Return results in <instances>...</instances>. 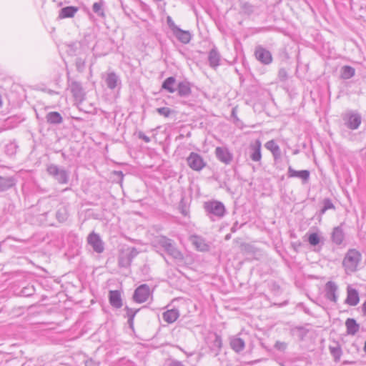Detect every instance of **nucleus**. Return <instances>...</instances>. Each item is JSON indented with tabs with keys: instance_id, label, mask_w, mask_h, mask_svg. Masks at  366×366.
Returning a JSON list of instances; mask_svg holds the SVG:
<instances>
[{
	"instance_id": "obj_1",
	"label": "nucleus",
	"mask_w": 366,
	"mask_h": 366,
	"mask_svg": "<svg viewBox=\"0 0 366 366\" xmlns=\"http://www.w3.org/2000/svg\"><path fill=\"white\" fill-rule=\"evenodd\" d=\"M362 259V254L356 249H350L342 260V267L346 274H350L357 270Z\"/></svg>"
},
{
	"instance_id": "obj_2",
	"label": "nucleus",
	"mask_w": 366,
	"mask_h": 366,
	"mask_svg": "<svg viewBox=\"0 0 366 366\" xmlns=\"http://www.w3.org/2000/svg\"><path fill=\"white\" fill-rule=\"evenodd\" d=\"M156 244L162 247L164 251L174 259L179 261L184 259L182 253L176 248L172 239L164 236H161L157 238Z\"/></svg>"
},
{
	"instance_id": "obj_3",
	"label": "nucleus",
	"mask_w": 366,
	"mask_h": 366,
	"mask_svg": "<svg viewBox=\"0 0 366 366\" xmlns=\"http://www.w3.org/2000/svg\"><path fill=\"white\" fill-rule=\"evenodd\" d=\"M46 171L48 174L54 178L59 184H66L69 182V172L64 168L51 164L47 166Z\"/></svg>"
},
{
	"instance_id": "obj_4",
	"label": "nucleus",
	"mask_w": 366,
	"mask_h": 366,
	"mask_svg": "<svg viewBox=\"0 0 366 366\" xmlns=\"http://www.w3.org/2000/svg\"><path fill=\"white\" fill-rule=\"evenodd\" d=\"M345 125L351 130L357 129L362 122L361 115L356 111L350 110L342 117Z\"/></svg>"
},
{
	"instance_id": "obj_5",
	"label": "nucleus",
	"mask_w": 366,
	"mask_h": 366,
	"mask_svg": "<svg viewBox=\"0 0 366 366\" xmlns=\"http://www.w3.org/2000/svg\"><path fill=\"white\" fill-rule=\"evenodd\" d=\"M68 89L71 93L75 102L81 103L84 100L86 93L81 82L69 78Z\"/></svg>"
},
{
	"instance_id": "obj_6",
	"label": "nucleus",
	"mask_w": 366,
	"mask_h": 366,
	"mask_svg": "<svg viewBox=\"0 0 366 366\" xmlns=\"http://www.w3.org/2000/svg\"><path fill=\"white\" fill-rule=\"evenodd\" d=\"M204 208L207 213L218 218H222L226 212L224 204L217 200L204 202Z\"/></svg>"
},
{
	"instance_id": "obj_7",
	"label": "nucleus",
	"mask_w": 366,
	"mask_h": 366,
	"mask_svg": "<svg viewBox=\"0 0 366 366\" xmlns=\"http://www.w3.org/2000/svg\"><path fill=\"white\" fill-rule=\"evenodd\" d=\"M102 78L104 80L105 84L110 90L119 89L122 86L121 79L114 71L102 74Z\"/></svg>"
},
{
	"instance_id": "obj_8",
	"label": "nucleus",
	"mask_w": 366,
	"mask_h": 366,
	"mask_svg": "<svg viewBox=\"0 0 366 366\" xmlns=\"http://www.w3.org/2000/svg\"><path fill=\"white\" fill-rule=\"evenodd\" d=\"M188 166L194 171H201L205 166L206 162L203 158L196 152H191L187 158Z\"/></svg>"
},
{
	"instance_id": "obj_9",
	"label": "nucleus",
	"mask_w": 366,
	"mask_h": 366,
	"mask_svg": "<svg viewBox=\"0 0 366 366\" xmlns=\"http://www.w3.org/2000/svg\"><path fill=\"white\" fill-rule=\"evenodd\" d=\"M137 254L138 251L134 247L122 252L119 257V266L121 267H129L132 263V259Z\"/></svg>"
},
{
	"instance_id": "obj_10",
	"label": "nucleus",
	"mask_w": 366,
	"mask_h": 366,
	"mask_svg": "<svg viewBox=\"0 0 366 366\" xmlns=\"http://www.w3.org/2000/svg\"><path fill=\"white\" fill-rule=\"evenodd\" d=\"M151 292L149 287L143 284L139 286L134 291L133 299L136 302L143 303L149 299Z\"/></svg>"
},
{
	"instance_id": "obj_11",
	"label": "nucleus",
	"mask_w": 366,
	"mask_h": 366,
	"mask_svg": "<svg viewBox=\"0 0 366 366\" xmlns=\"http://www.w3.org/2000/svg\"><path fill=\"white\" fill-rule=\"evenodd\" d=\"M87 242L95 252L99 254L103 252L104 249V243L100 236L96 232H92L89 234Z\"/></svg>"
},
{
	"instance_id": "obj_12",
	"label": "nucleus",
	"mask_w": 366,
	"mask_h": 366,
	"mask_svg": "<svg viewBox=\"0 0 366 366\" xmlns=\"http://www.w3.org/2000/svg\"><path fill=\"white\" fill-rule=\"evenodd\" d=\"M262 143L259 139L255 140L249 146V158L255 162H259L262 159Z\"/></svg>"
},
{
	"instance_id": "obj_13",
	"label": "nucleus",
	"mask_w": 366,
	"mask_h": 366,
	"mask_svg": "<svg viewBox=\"0 0 366 366\" xmlns=\"http://www.w3.org/2000/svg\"><path fill=\"white\" fill-rule=\"evenodd\" d=\"M215 156L219 161L225 164H229L233 159L232 154L225 147H217L215 149Z\"/></svg>"
},
{
	"instance_id": "obj_14",
	"label": "nucleus",
	"mask_w": 366,
	"mask_h": 366,
	"mask_svg": "<svg viewBox=\"0 0 366 366\" xmlns=\"http://www.w3.org/2000/svg\"><path fill=\"white\" fill-rule=\"evenodd\" d=\"M254 55L256 59L264 64H269L272 61V56L270 51L261 46L256 47Z\"/></svg>"
},
{
	"instance_id": "obj_15",
	"label": "nucleus",
	"mask_w": 366,
	"mask_h": 366,
	"mask_svg": "<svg viewBox=\"0 0 366 366\" xmlns=\"http://www.w3.org/2000/svg\"><path fill=\"white\" fill-rule=\"evenodd\" d=\"M337 286L332 281L328 282L325 286V297L327 300L336 302L337 300Z\"/></svg>"
},
{
	"instance_id": "obj_16",
	"label": "nucleus",
	"mask_w": 366,
	"mask_h": 366,
	"mask_svg": "<svg viewBox=\"0 0 366 366\" xmlns=\"http://www.w3.org/2000/svg\"><path fill=\"white\" fill-rule=\"evenodd\" d=\"M229 345L231 348L237 353L241 352L245 347L244 340L237 336L229 337Z\"/></svg>"
},
{
	"instance_id": "obj_17",
	"label": "nucleus",
	"mask_w": 366,
	"mask_h": 366,
	"mask_svg": "<svg viewBox=\"0 0 366 366\" xmlns=\"http://www.w3.org/2000/svg\"><path fill=\"white\" fill-rule=\"evenodd\" d=\"M310 171L308 170H300L297 171L290 167L288 168V176L289 177H297L302 180L303 183L307 182L310 179Z\"/></svg>"
},
{
	"instance_id": "obj_18",
	"label": "nucleus",
	"mask_w": 366,
	"mask_h": 366,
	"mask_svg": "<svg viewBox=\"0 0 366 366\" xmlns=\"http://www.w3.org/2000/svg\"><path fill=\"white\" fill-rule=\"evenodd\" d=\"M179 311L177 309L167 310L162 314V319L168 324L174 322L179 317Z\"/></svg>"
},
{
	"instance_id": "obj_19",
	"label": "nucleus",
	"mask_w": 366,
	"mask_h": 366,
	"mask_svg": "<svg viewBox=\"0 0 366 366\" xmlns=\"http://www.w3.org/2000/svg\"><path fill=\"white\" fill-rule=\"evenodd\" d=\"M173 34L182 44H188L192 39L191 34L189 31L182 30L179 27L173 31Z\"/></svg>"
},
{
	"instance_id": "obj_20",
	"label": "nucleus",
	"mask_w": 366,
	"mask_h": 366,
	"mask_svg": "<svg viewBox=\"0 0 366 366\" xmlns=\"http://www.w3.org/2000/svg\"><path fill=\"white\" fill-rule=\"evenodd\" d=\"M192 244L196 249L201 252H206L209 249V245L206 240L199 236H193L192 237Z\"/></svg>"
},
{
	"instance_id": "obj_21",
	"label": "nucleus",
	"mask_w": 366,
	"mask_h": 366,
	"mask_svg": "<svg viewBox=\"0 0 366 366\" xmlns=\"http://www.w3.org/2000/svg\"><path fill=\"white\" fill-rule=\"evenodd\" d=\"M16 179L14 177L0 175V192L9 189L14 186Z\"/></svg>"
},
{
	"instance_id": "obj_22",
	"label": "nucleus",
	"mask_w": 366,
	"mask_h": 366,
	"mask_svg": "<svg viewBox=\"0 0 366 366\" xmlns=\"http://www.w3.org/2000/svg\"><path fill=\"white\" fill-rule=\"evenodd\" d=\"M360 301L359 295L355 289L348 287L346 303L351 306H355Z\"/></svg>"
},
{
	"instance_id": "obj_23",
	"label": "nucleus",
	"mask_w": 366,
	"mask_h": 366,
	"mask_svg": "<svg viewBox=\"0 0 366 366\" xmlns=\"http://www.w3.org/2000/svg\"><path fill=\"white\" fill-rule=\"evenodd\" d=\"M109 302L115 308H120L122 306L121 294L118 290H112L109 292Z\"/></svg>"
},
{
	"instance_id": "obj_24",
	"label": "nucleus",
	"mask_w": 366,
	"mask_h": 366,
	"mask_svg": "<svg viewBox=\"0 0 366 366\" xmlns=\"http://www.w3.org/2000/svg\"><path fill=\"white\" fill-rule=\"evenodd\" d=\"M264 147L270 151L274 159H277L281 157V150L278 144H276L274 140L272 139L265 143Z\"/></svg>"
},
{
	"instance_id": "obj_25",
	"label": "nucleus",
	"mask_w": 366,
	"mask_h": 366,
	"mask_svg": "<svg viewBox=\"0 0 366 366\" xmlns=\"http://www.w3.org/2000/svg\"><path fill=\"white\" fill-rule=\"evenodd\" d=\"M178 95L182 97H187L191 94V86L188 81H181L177 84Z\"/></svg>"
},
{
	"instance_id": "obj_26",
	"label": "nucleus",
	"mask_w": 366,
	"mask_h": 366,
	"mask_svg": "<svg viewBox=\"0 0 366 366\" xmlns=\"http://www.w3.org/2000/svg\"><path fill=\"white\" fill-rule=\"evenodd\" d=\"M78 11V8L76 6H66L59 11V17L60 19L71 18Z\"/></svg>"
},
{
	"instance_id": "obj_27",
	"label": "nucleus",
	"mask_w": 366,
	"mask_h": 366,
	"mask_svg": "<svg viewBox=\"0 0 366 366\" xmlns=\"http://www.w3.org/2000/svg\"><path fill=\"white\" fill-rule=\"evenodd\" d=\"M209 65L215 68L219 65L220 55L216 48H213L209 53L208 56Z\"/></svg>"
},
{
	"instance_id": "obj_28",
	"label": "nucleus",
	"mask_w": 366,
	"mask_h": 366,
	"mask_svg": "<svg viewBox=\"0 0 366 366\" xmlns=\"http://www.w3.org/2000/svg\"><path fill=\"white\" fill-rule=\"evenodd\" d=\"M162 89L167 91L169 93H174L176 89V79L173 76L167 78L162 83Z\"/></svg>"
},
{
	"instance_id": "obj_29",
	"label": "nucleus",
	"mask_w": 366,
	"mask_h": 366,
	"mask_svg": "<svg viewBox=\"0 0 366 366\" xmlns=\"http://www.w3.org/2000/svg\"><path fill=\"white\" fill-rule=\"evenodd\" d=\"M347 327V332L349 335H355L360 329V325L357 323L356 320L352 318H348L345 322Z\"/></svg>"
},
{
	"instance_id": "obj_30",
	"label": "nucleus",
	"mask_w": 366,
	"mask_h": 366,
	"mask_svg": "<svg viewBox=\"0 0 366 366\" xmlns=\"http://www.w3.org/2000/svg\"><path fill=\"white\" fill-rule=\"evenodd\" d=\"M332 240L337 245L342 243L344 240V232L340 227H336L334 228L332 233Z\"/></svg>"
},
{
	"instance_id": "obj_31",
	"label": "nucleus",
	"mask_w": 366,
	"mask_h": 366,
	"mask_svg": "<svg viewBox=\"0 0 366 366\" xmlns=\"http://www.w3.org/2000/svg\"><path fill=\"white\" fill-rule=\"evenodd\" d=\"M46 122L51 124H59L63 122L61 115L57 112H50L46 116Z\"/></svg>"
},
{
	"instance_id": "obj_32",
	"label": "nucleus",
	"mask_w": 366,
	"mask_h": 366,
	"mask_svg": "<svg viewBox=\"0 0 366 366\" xmlns=\"http://www.w3.org/2000/svg\"><path fill=\"white\" fill-rule=\"evenodd\" d=\"M69 217L68 209L66 207L61 206L56 212V218L59 222H64Z\"/></svg>"
},
{
	"instance_id": "obj_33",
	"label": "nucleus",
	"mask_w": 366,
	"mask_h": 366,
	"mask_svg": "<svg viewBox=\"0 0 366 366\" xmlns=\"http://www.w3.org/2000/svg\"><path fill=\"white\" fill-rule=\"evenodd\" d=\"M222 341L221 337L219 335H215L214 339L210 345V349L214 352L215 355H217L222 348Z\"/></svg>"
},
{
	"instance_id": "obj_34",
	"label": "nucleus",
	"mask_w": 366,
	"mask_h": 366,
	"mask_svg": "<svg viewBox=\"0 0 366 366\" xmlns=\"http://www.w3.org/2000/svg\"><path fill=\"white\" fill-rule=\"evenodd\" d=\"M355 74V70L350 66H344L341 69V77L343 79H349Z\"/></svg>"
},
{
	"instance_id": "obj_35",
	"label": "nucleus",
	"mask_w": 366,
	"mask_h": 366,
	"mask_svg": "<svg viewBox=\"0 0 366 366\" xmlns=\"http://www.w3.org/2000/svg\"><path fill=\"white\" fill-rule=\"evenodd\" d=\"M80 49L79 43L74 42L68 45L67 52L71 56L77 55L79 52L78 50Z\"/></svg>"
},
{
	"instance_id": "obj_36",
	"label": "nucleus",
	"mask_w": 366,
	"mask_h": 366,
	"mask_svg": "<svg viewBox=\"0 0 366 366\" xmlns=\"http://www.w3.org/2000/svg\"><path fill=\"white\" fill-rule=\"evenodd\" d=\"M17 147L16 142H11L6 145L5 152L8 155L12 156L16 152Z\"/></svg>"
},
{
	"instance_id": "obj_37",
	"label": "nucleus",
	"mask_w": 366,
	"mask_h": 366,
	"mask_svg": "<svg viewBox=\"0 0 366 366\" xmlns=\"http://www.w3.org/2000/svg\"><path fill=\"white\" fill-rule=\"evenodd\" d=\"M102 6L101 2H95L92 6V10L99 16L103 17L104 16V12Z\"/></svg>"
},
{
	"instance_id": "obj_38",
	"label": "nucleus",
	"mask_w": 366,
	"mask_h": 366,
	"mask_svg": "<svg viewBox=\"0 0 366 366\" xmlns=\"http://www.w3.org/2000/svg\"><path fill=\"white\" fill-rule=\"evenodd\" d=\"M308 242L312 246L317 245L320 242V236L317 233H312L309 234Z\"/></svg>"
},
{
	"instance_id": "obj_39",
	"label": "nucleus",
	"mask_w": 366,
	"mask_h": 366,
	"mask_svg": "<svg viewBox=\"0 0 366 366\" xmlns=\"http://www.w3.org/2000/svg\"><path fill=\"white\" fill-rule=\"evenodd\" d=\"M335 206L330 199H325L323 201V207L321 209V214H324L327 210L334 209Z\"/></svg>"
},
{
	"instance_id": "obj_40",
	"label": "nucleus",
	"mask_w": 366,
	"mask_h": 366,
	"mask_svg": "<svg viewBox=\"0 0 366 366\" xmlns=\"http://www.w3.org/2000/svg\"><path fill=\"white\" fill-rule=\"evenodd\" d=\"M137 312L138 310H134L132 309L127 307V315L128 317V322L130 325V326H132L134 316Z\"/></svg>"
},
{
	"instance_id": "obj_41",
	"label": "nucleus",
	"mask_w": 366,
	"mask_h": 366,
	"mask_svg": "<svg viewBox=\"0 0 366 366\" xmlns=\"http://www.w3.org/2000/svg\"><path fill=\"white\" fill-rule=\"evenodd\" d=\"M157 112H158L159 114L164 116L165 117H168L172 113V110L169 107L157 108Z\"/></svg>"
},
{
	"instance_id": "obj_42",
	"label": "nucleus",
	"mask_w": 366,
	"mask_h": 366,
	"mask_svg": "<svg viewBox=\"0 0 366 366\" xmlns=\"http://www.w3.org/2000/svg\"><path fill=\"white\" fill-rule=\"evenodd\" d=\"M274 347L276 350L284 352L287 347V344L285 342L277 341Z\"/></svg>"
},
{
	"instance_id": "obj_43",
	"label": "nucleus",
	"mask_w": 366,
	"mask_h": 366,
	"mask_svg": "<svg viewBox=\"0 0 366 366\" xmlns=\"http://www.w3.org/2000/svg\"><path fill=\"white\" fill-rule=\"evenodd\" d=\"M76 66L79 71H81L85 66V61L81 58H78L76 61Z\"/></svg>"
},
{
	"instance_id": "obj_44",
	"label": "nucleus",
	"mask_w": 366,
	"mask_h": 366,
	"mask_svg": "<svg viewBox=\"0 0 366 366\" xmlns=\"http://www.w3.org/2000/svg\"><path fill=\"white\" fill-rule=\"evenodd\" d=\"M167 24H168L169 27L171 29V30L172 31V32L174 30H176V29L178 28V26L174 24V22L173 21V20L172 19V18L170 16L167 17Z\"/></svg>"
},
{
	"instance_id": "obj_45",
	"label": "nucleus",
	"mask_w": 366,
	"mask_h": 366,
	"mask_svg": "<svg viewBox=\"0 0 366 366\" xmlns=\"http://www.w3.org/2000/svg\"><path fill=\"white\" fill-rule=\"evenodd\" d=\"M137 135L139 139L144 140L146 143H149L151 141L150 137L147 136L143 132H139Z\"/></svg>"
},
{
	"instance_id": "obj_46",
	"label": "nucleus",
	"mask_w": 366,
	"mask_h": 366,
	"mask_svg": "<svg viewBox=\"0 0 366 366\" xmlns=\"http://www.w3.org/2000/svg\"><path fill=\"white\" fill-rule=\"evenodd\" d=\"M279 78L284 81L287 78V73L285 69H280L278 73Z\"/></svg>"
},
{
	"instance_id": "obj_47",
	"label": "nucleus",
	"mask_w": 366,
	"mask_h": 366,
	"mask_svg": "<svg viewBox=\"0 0 366 366\" xmlns=\"http://www.w3.org/2000/svg\"><path fill=\"white\" fill-rule=\"evenodd\" d=\"M243 9L244 10L245 12H247V13L253 12V6L248 3L244 4Z\"/></svg>"
},
{
	"instance_id": "obj_48",
	"label": "nucleus",
	"mask_w": 366,
	"mask_h": 366,
	"mask_svg": "<svg viewBox=\"0 0 366 366\" xmlns=\"http://www.w3.org/2000/svg\"><path fill=\"white\" fill-rule=\"evenodd\" d=\"M330 351L335 357H339L341 353L340 348L337 347L330 348Z\"/></svg>"
},
{
	"instance_id": "obj_49",
	"label": "nucleus",
	"mask_w": 366,
	"mask_h": 366,
	"mask_svg": "<svg viewBox=\"0 0 366 366\" xmlns=\"http://www.w3.org/2000/svg\"><path fill=\"white\" fill-rule=\"evenodd\" d=\"M170 366H184L180 361L174 360L171 362Z\"/></svg>"
},
{
	"instance_id": "obj_50",
	"label": "nucleus",
	"mask_w": 366,
	"mask_h": 366,
	"mask_svg": "<svg viewBox=\"0 0 366 366\" xmlns=\"http://www.w3.org/2000/svg\"><path fill=\"white\" fill-rule=\"evenodd\" d=\"M362 311L363 314L366 316V300L362 305Z\"/></svg>"
},
{
	"instance_id": "obj_51",
	"label": "nucleus",
	"mask_w": 366,
	"mask_h": 366,
	"mask_svg": "<svg viewBox=\"0 0 366 366\" xmlns=\"http://www.w3.org/2000/svg\"><path fill=\"white\" fill-rule=\"evenodd\" d=\"M93 365V361L92 360H86L84 362V366H92Z\"/></svg>"
},
{
	"instance_id": "obj_52",
	"label": "nucleus",
	"mask_w": 366,
	"mask_h": 366,
	"mask_svg": "<svg viewBox=\"0 0 366 366\" xmlns=\"http://www.w3.org/2000/svg\"><path fill=\"white\" fill-rule=\"evenodd\" d=\"M182 214H183L184 215H186V214H187V212H185V210H184V209L182 210Z\"/></svg>"
},
{
	"instance_id": "obj_53",
	"label": "nucleus",
	"mask_w": 366,
	"mask_h": 366,
	"mask_svg": "<svg viewBox=\"0 0 366 366\" xmlns=\"http://www.w3.org/2000/svg\"><path fill=\"white\" fill-rule=\"evenodd\" d=\"M364 350H365V352H366V342H365V344Z\"/></svg>"
},
{
	"instance_id": "obj_54",
	"label": "nucleus",
	"mask_w": 366,
	"mask_h": 366,
	"mask_svg": "<svg viewBox=\"0 0 366 366\" xmlns=\"http://www.w3.org/2000/svg\"><path fill=\"white\" fill-rule=\"evenodd\" d=\"M281 366H285L283 364H281Z\"/></svg>"
}]
</instances>
